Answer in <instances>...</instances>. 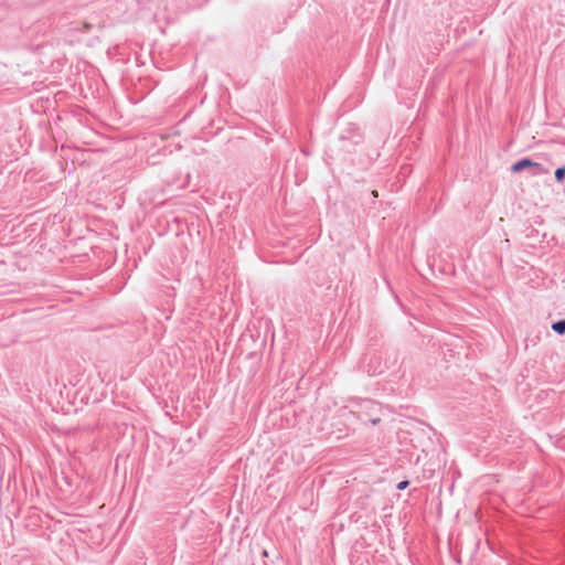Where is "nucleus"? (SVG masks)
Listing matches in <instances>:
<instances>
[{
  "instance_id": "1",
  "label": "nucleus",
  "mask_w": 565,
  "mask_h": 565,
  "mask_svg": "<svg viewBox=\"0 0 565 565\" xmlns=\"http://www.w3.org/2000/svg\"><path fill=\"white\" fill-rule=\"evenodd\" d=\"M525 168H535V169H537V171L540 173H546L547 172V170L541 163L534 162V161H532L530 159H522V160L515 162L511 167V170H512V172L516 173V172L522 171Z\"/></svg>"
},
{
  "instance_id": "2",
  "label": "nucleus",
  "mask_w": 565,
  "mask_h": 565,
  "mask_svg": "<svg viewBox=\"0 0 565 565\" xmlns=\"http://www.w3.org/2000/svg\"><path fill=\"white\" fill-rule=\"evenodd\" d=\"M552 329L559 334L564 333L565 332V320L553 323Z\"/></svg>"
},
{
  "instance_id": "3",
  "label": "nucleus",
  "mask_w": 565,
  "mask_h": 565,
  "mask_svg": "<svg viewBox=\"0 0 565 565\" xmlns=\"http://www.w3.org/2000/svg\"><path fill=\"white\" fill-rule=\"evenodd\" d=\"M564 178H565V166L556 169V171H555V179L558 182H562L564 180Z\"/></svg>"
},
{
  "instance_id": "4",
  "label": "nucleus",
  "mask_w": 565,
  "mask_h": 565,
  "mask_svg": "<svg viewBox=\"0 0 565 565\" xmlns=\"http://www.w3.org/2000/svg\"><path fill=\"white\" fill-rule=\"evenodd\" d=\"M408 487V481L404 480V481H401L397 483V489L398 490H404Z\"/></svg>"
},
{
  "instance_id": "5",
  "label": "nucleus",
  "mask_w": 565,
  "mask_h": 565,
  "mask_svg": "<svg viewBox=\"0 0 565 565\" xmlns=\"http://www.w3.org/2000/svg\"><path fill=\"white\" fill-rule=\"evenodd\" d=\"M84 28H85L86 30H89V29H90V24H89V23H85V24H84Z\"/></svg>"
}]
</instances>
